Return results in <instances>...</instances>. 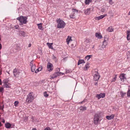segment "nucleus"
Returning a JSON list of instances; mask_svg holds the SVG:
<instances>
[{
  "mask_svg": "<svg viewBox=\"0 0 130 130\" xmlns=\"http://www.w3.org/2000/svg\"><path fill=\"white\" fill-rule=\"evenodd\" d=\"M27 18L26 17L22 15L21 16L17 18V20H19L20 22V25L23 24H26L27 22Z\"/></svg>",
  "mask_w": 130,
  "mask_h": 130,
  "instance_id": "nucleus-1",
  "label": "nucleus"
},
{
  "mask_svg": "<svg viewBox=\"0 0 130 130\" xmlns=\"http://www.w3.org/2000/svg\"><path fill=\"white\" fill-rule=\"evenodd\" d=\"M56 22L57 23V28H62L64 27L66 24L62 20L59 19L57 20Z\"/></svg>",
  "mask_w": 130,
  "mask_h": 130,
  "instance_id": "nucleus-2",
  "label": "nucleus"
},
{
  "mask_svg": "<svg viewBox=\"0 0 130 130\" xmlns=\"http://www.w3.org/2000/svg\"><path fill=\"white\" fill-rule=\"evenodd\" d=\"M35 99L34 96L32 92H30L27 96L26 99V102L28 103H31Z\"/></svg>",
  "mask_w": 130,
  "mask_h": 130,
  "instance_id": "nucleus-3",
  "label": "nucleus"
},
{
  "mask_svg": "<svg viewBox=\"0 0 130 130\" xmlns=\"http://www.w3.org/2000/svg\"><path fill=\"white\" fill-rule=\"evenodd\" d=\"M104 40L102 44L101 47L99 48V49L101 50H103L105 48L106 46L108 44V38L107 37H104Z\"/></svg>",
  "mask_w": 130,
  "mask_h": 130,
  "instance_id": "nucleus-4",
  "label": "nucleus"
},
{
  "mask_svg": "<svg viewBox=\"0 0 130 130\" xmlns=\"http://www.w3.org/2000/svg\"><path fill=\"white\" fill-rule=\"evenodd\" d=\"M72 13L70 14L69 16L70 18L74 19L75 18L76 13H77L78 10L74 8H72Z\"/></svg>",
  "mask_w": 130,
  "mask_h": 130,
  "instance_id": "nucleus-5",
  "label": "nucleus"
},
{
  "mask_svg": "<svg viewBox=\"0 0 130 130\" xmlns=\"http://www.w3.org/2000/svg\"><path fill=\"white\" fill-rule=\"evenodd\" d=\"M100 115L99 114L96 113L95 114L93 118V122L95 124H98L99 120Z\"/></svg>",
  "mask_w": 130,
  "mask_h": 130,
  "instance_id": "nucleus-6",
  "label": "nucleus"
},
{
  "mask_svg": "<svg viewBox=\"0 0 130 130\" xmlns=\"http://www.w3.org/2000/svg\"><path fill=\"white\" fill-rule=\"evenodd\" d=\"M64 74L63 73L57 72L54 73L52 75L50 76V79H52L57 77L58 76L62 75Z\"/></svg>",
  "mask_w": 130,
  "mask_h": 130,
  "instance_id": "nucleus-7",
  "label": "nucleus"
},
{
  "mask_svg": "<svg viewBox=\"0 0 130 130\" xmlns=\"http://www.w3.org/2000/svg\"><path fill=\"white\" fill-rule=\"evenodd\" d=\"M3 82L4 84L3 86L4 87L7 88H9L10 87V85L8 83V80L5 79L3 80Z\"/></svg>",
  "mask_w": 130,
  "mask_h": 130,
  "instance_id": "nucleus-8",
  "label": "nucleus"
},
{
  "mask_svg": "<svg viewBox=\"0 0 130 130\" xmlns=\"http://www.w3.org/2000/svg\"><path fill=\"white\" fill-rule=\"evenodd\" d=\"M13 72L14 76L16 77L19 75L20 73V70L15 68L13 70Z\"/></svg>",
  "mask_w": 130,
  "mask_h": 130,
  "instance_id": "nucleus-9",
  "label": "nucleus"
},
{
  "mask_svg": "<svg viewBox=\"0 0 130 130\" xmlns=\"http://www.w3.org/2000/svg\"><path fill=\"white\" fill-rule=\"evenodd\" d=\"M53 66L51 63L48 62L47 65V68L48 71L51 72L52 71L53 69Z\"/></svg>",
  "mask_w": 130,
  "mask_h": 130,
  "instance_id": "nucleus-10",
  "label": "nucleus"
},
{
  "mask_svg": "<svg viewBox=\"0 0 130 130\" xmlns=\"http://www.w3.org/2000/svg\"><path fill=\"white\" fill-rule=\"evenodd\" d=\"M33 61H31L30 63V66L31 67V71L34 72L35 71L36 69V66L33 63Z\"/></svg>",
  "mask_w": 130,
  "mask_h": 130,
  "instance_id": "nucleus-11",
  "label": "nucleus"
},
{
  "mask_svg": "<svg viewBox=\"0 0 130 130\" xmlns=\"http://www.w3.org/2000/svg\"><path fill=\"white\" fill-rule=\"evenodd\" d=\"M100 77L99 74L97 72H95L94 77V79L95 81H97L99 80Z\"/></svg>",
  "mask_w": 130,
  "mask_h": 130,
  "instance_id": "nucleus-12",
  "label": "nucleus"
},
{
  "mask_svg": "<svg viewBox=\"0 0 130 130\" xmlns=\"http://www.w3.org/2000/svg\"><path fill=\"white\" fill-rule=\"evenodd\" d=\"M105 96V94L104 93H101L100 94H97L96 97L99 99L101 98H104Z\"/></svg>",
  "mask_w": 130,
  "mask_h": 130,
  "instance_id": "nucleus-13",
  "label": "nucleus"
},
{
  "mask_svg": "<svg viewBox=\"0 0 130 130\" xmlns=\"http://www.w3.org/2000/svg\"><path fill=\"white\" fill-rule=\"evenodd\" d=\"M119 78H120L122 82L124 81L126 79V78L125 76V74H121L119 76Z\"/></svg>",
  "mask_w": 130,
  "mask_h": 130,
  "instance_id": "nucleus-14",
  "label": "nucleus"
},
{
  "mask_svg": "<svg viewBox=\"0 0 130 130\" xmlns=\"http://www.w3.org/2000/svg\"><path fill=\"white\" fill-rule=\"evenodd\" d=\"M107 14H106L104 15H102L99 17H96L95 19L96 20H100V19H103L105 17L107 16Z\"/></svg>",
  "mask_w": 130,
  "mask_h": 130,
  "instance_id": "nucleus-15",
  "label": "nucleus"
},
{
  "mask_svg": "<svg viewBox=\"0 0 130 130\" xmlns=\"http://www.w3.org/2000/svg\"><path fill=\"white\" fill-rule=\"evenodd\" d=\"M12 125L11 124L7 122L5 124V126L7 128H12L11 127Z\"/></svg>",
  "mask_w": 130,
  "mask_h": 130,
  "instance_id": "nucleus-16",
  "label": "nucleus"
},
{
  "mask_svg": "<svg viewBox=\"0 0 130 130\" xmlns=\"http://www.w3.org/2000/svg\"><path fill=\"white\" fill-rule=\"evenodd\" d=\"M115 115L112 114L110 116H107L106 118L108 120H110L114 118L115 117Z\"/></svg>",
  "mask_w": 130,
  "mask_h": 130,
  "instance_id": "nucleus-17",
  "label": "nucleus"
},
{
  "mask_svg": "<svg viewBox=\"0 0 130 130\" xmlns=\"http://www.w3.org/2000/svg\"><path fill=\"white\" fill-rule=\"evenodd\" d=\"M126 34L127 35V40L129 41L130 40V31H127Z\"/></svg>",
  "mask_w": 130,
  "mask_h": 130,
  "instance_id": "nucleus-18",
  "label": "nucleus"
},
{
  "mask_svg": "<svg viewBox=\"0 0 130 130\" xmlns=\"http://www.w3.org/2000/svg\"><path fill=\"white\" fill-rule=\"evenodd\" d=\"M95 37L99 39H101L102 37L101 34L99 33H96L95 35Z\"/></svg>",
  "mask_w": 130,
  "mask_h": 130,
  "instance_id": "nucleus-19",
  "label": "nucleus"
},
{
  "mask_svg": "<svg viewBox=\"0 0 130 130\" xmlns=\"http://www.w3.org/2000/svg\"><path fill=\"white\" fill-rule=\"evenodd\" d=\"M90 13V9H87L85 10V14L86 15L89 14Z\"/></svg>",
  "mask_w": 130,
  "mask_h": 130,
  "instance_id": "nucleus-20",
  "label": "nucleus"
},
{
  "mask_svg": "<svg viewBox=\"0 0 130 130\" xmlns=\"http://www.w3.org/2000/svg\"><path fill=\"white\" fill-rule=\"evenodd\" d=\"M79 109L80 110L82 111H83L86 110V107L83 106L80 107H79Z\"/></svg>",
  "mask_w": 130,
  "mask_h": 130,
  "instance_id": "nucleus-21",
  "label": "nucleus"
},
{
  "mask_svg": "<svg viewBox=\"0 0 130 130\" xmlns=\"http://www.w3.org/2000/svg\"><path fill=\"white\" fill-rule=\"evenodd\" d=\"M107 31L109 32H111L113 31V29L112 27L110 26L107 29Z\"/></svg>",
  "mask_w": 130,
  "mask_h": 130,
  "instance_id": "nucleus-22",
  "label": "nucleus"
},
{
  "mask_svg": "<svg viewBox=\"0 0 130 130\" xmlns=\"http://www.w3.org/2000/svg\"><path fill=\"white\" fill-rule=\"evenodd\" d=\"M72 40L71 39V37L70 36H68V38L67 39L66 41L67 43V44H69V42Z\"/></svg>",
  "mask_w": 130,
  "mask_h": 130,
  "instance_id": "nucleus-23",
  "label": "nucleus"
},
{
  "mask_svg": "<svg viewBox=\"0 0 130 130\" xmlns=\"http://www.w3.org/2000/svg\"><path fill=\"white\" fill-rule=\"evenodd\" d=\"M92 57V55H88L85 57V60H87V61H88L89 59Z\"/></svg>",
  "mask_w": 130,
  "mask_h": 130,
  "instance_id": "nucleus-24",
  "label": "nucleus"
},
{
  "mask_svg": "<svg viewBox=\"0 0 130 130\" xmlns=\"http://www.w3.org/2000/svg\"><path fill=\"white\" fill-rule=\"evenodd\" d=\"M83 63H85V61L83 60H78L77 63L78 65H79L80 64H81Z\"/></svg>",
  "mask_w": 130,
  "mask_h": 130,
  "instance_id": "nucleus-25",
  "label": "nucleus"
},
{
  "mask_svg": "<svg viewBox=\"0 0 130 130\" xmlns=\"http://www.w3.org/2000/svg\"><path fill=\"white\" fill-rule=\"evenodd\" d=\"M37 26H38V28L40 30H43V29L42 28V24L41 23L38 24H37Z\"/></svg>",
  "mask_w": 130,
  "mask_h": 130,
  "instance_id": "nucleus-26",
  "label": "nucleus"
},
{
  "mask_svg": "<svg viewBox=\"0 0 130 130\" xmlns=\"http://www.w3.org/2000/svg\"><path fill=\"white\" fill-rule=\"evenodd\" d=\"M52 43H47V44L48 47L49 48H51L52 49H53V47L52 46Z\"/></svg>",
  "mask_w": 130,
  "mask_h": 130,
  "instance_id": "nucleus-27",
  "label": "nucleus"
},
{
  "mask_svg": "<svg viewBox=\"0 0 130 130\" xmlns=\"http://www.w3.org/2000/svg\"><path fill=\"white\" fill-rule=\"evenodd\" d=\"M89 68V64L87 63L84 68V70H86Z\"/></svg>",
  "mask_w": 130,
  "mask_h": 130,
  "instance_id": "nucleus-28",
  "label": "nucleus"
},
{
  "mask_svg": "<svg viewBox=\"0 0 130 130\" xmlns=\"http://www.w3.org/2000/svg\"><path fill=\"white\" fill-rule=\"evenodd\" d=\"M91 1L92 0H86L85 3L86 5H88L91 2Z\"/></svg>",
  "mask_w": 130,
  "mask_h": 130,
  "instance_id": "nucleus-29",
  "label": "nucleus"
},
{
  "mask_svg": "<svg viewBox=\"0 0 130 130\" xmlns=\"http://www.w3.org/2000/svg\"><path fill=\"white\" fill-rule=\"evenodd\" d=\"M117 75H115V77L114 78H113V79H112L111 80V82H115L116 80V79H117Z\"/></svg>",
  "mask_w": 130,
  "mask_h": 130,
  "instance_id": "nucleus-30",
  "label": "nucleus"
},
{
  "mask_svg": "<svg viewBox=\"0 0 130 130\" xmlns=\"http://www.w3.org/2000/svg\"><path fill=\"white\" fill-rule=\"evenodd\" d=\"M19 103V102L18 101H15L14 103V105L16 107L18 106Z\"/></svg>",
  "mask_w": 130,
  "mask_h": 130,
  "instance_id": "nucleus-31",
  "label": "nucleus"
},
{
  "mask_svg": "<svg viewBox=\"0 0 130 130\" xmlns=\"http://www.w3.org/2000/svg\"><path fill=\"white\" fill-rule=\"evenodd\" d=\"M126 93H124L122 92H121L120 94L122 97H123L125 95Z\"/></svg>",
  "mask_w": 130,
  "mask_h": 130,
  "instance_id": "nucleus-32",
  "label": "nucleus"
},
{
  "mask_svg": "<svg viewBox=\"0 0 130 130\" xmlns=\"http://www.w3.org/2000/svg\"><path fill=\"white\" fill-rule=\"evenodd\" d=\"M90 41V40L89 39H86V41H85V42L86 44H88V43H89Z\"/></svg>",
  "mask_w": 130,
  "mask_h": 130,
  "instance_id": "nucleus-33",
  "label": "nucleus"
},
{
  "mask_svg": "<svg viewBox=\"0 0 130 130\" xmlns=\"http://www.w3.org/2000/svg\"><path fill=\"white\" fill-rule=\"evenodd\" d=\"M20 34H21V35L24 36L25 34V32L23 31H21L20 33Z\"/></svg>",
  "mask_w": 130,
  "mask_h": 130,
  "instance_id": "nucleus-34",
  "label": "nucleus"
},
{
  "mask_svg": "<svg viewBox=\"0 0 130 130\" xmlns=\"http://www.w3.org/2000/svg\"><path fill=\"white\" fill-rule=\"evenodd\" d=\"M43 94L44 96L45 97H47L48 96V94H47L46 92H45Z\"/></svg>",
  "mask_w": 130,
  "mask_h": 130,
  "instance_id": "nucleus-35",
  "label": "nucleus"
},
{
  "mask_svg": "<svg viewBox=\"0 0 130 130\" xmlns=\"http://www.w3.org/2000/svg\"><path fill=\"white\" fill-rule=\"evenodd\" d=\"M127 95L128 97H130V89L128 90L127 93Z\"/></svg>",
  "mask_w": 130,
  "mask_h": 130,
  "instance_id": "nucleus-36",
  "label": "nucleus"
},
{
  "mask_svg": "<svg viewBox=\"0 0 130 130\" xmlns=\"http://www.w3.org/2000/svg\"><path fill=\"white\" fill-rule=\"evenodd\" d=\"M4 89L3 87L0 88V91L1 92H3Z\"/></svg>",
  "mask_w": 130,
  "mask_h": 130,
  "instance_id": "nucleus-37",
  "label": "nucleus"
},
{
  "mask_svg": "<svg viewBox=\"0 0 130 130\" xmlns=\"http://www.w3.org/2000/svg\"><path fill=\"white\" fill-rule=\"evenodd\" d=\"M109 3L110 5H112L113 4V3L112 2V0H109Z\"/></svg>",
  "mask_w": 130,
  "mask_h": 130,
  "instance_id": "nucleus-38",
  "label": "nucleus"
},
{
  "mask_svg": "<svg viewBox=\"0 0 130 130\" xmlns=\"http://www.w3.org/2000/svg\"><path fill=\"white\" fill-rule=\"evenodd\" d=\"M39 71H40V70H39L38 68L35 71V73H37L38 72H39Z\"/></svg>",
  "mask_w": 130,
  "mask_h": 130,
  "instance_id": "nucleus-39",
  "label": "nucleus"
},
{
  "mask_svg": "<svg viewBox=\"0 0 130 130\" xmlns=\"http://www.w3.org/2000/svg\"><path fill=\"white\" fill-rule=\"evenodd\" d=\"M44 130H51V129L49 127H47Z\"/></svg>",
  "mask_w": 130,
  "mask_h": 130,
  "instance_id": "nucleus-40",
  "label": "nucleus"
},
{
  "mask_svg": "<svg viewBox=\"0 0 130 130\" xmlns=\"http://www.w3.org/2000/svg\"><path fill=\"white\" fill-rule=\"evenodd\" d=\"M56 71H57V72H59V71H60V69L59 68H57L56 69Z\"/></svg>",
  "mask_w": 130,
  "mask_h": 130,
  "instance_id": "nucleus-41",
  "label": "nucleus"
},
{
  "mask_svg": "<svg viewBox=\"0 0 130 130\" xmlns=\"http://www.w3.org/2000/svg\"><path fill=\"white\" fill-rule=\"evenodd\" d=\"M39 70L40 71H41L42 69V67H39L38 68Z\"/></svg>",
  "mask_w": 130,
  "mask_h": 130,
  "instance_id": "nucleus-42",
  "label": "nucleus"
},
{
  "mask_svg": "<svg viewBox=\"0 0 130 130\" xmlns=\"http://www.w3.org/2000/svg\"><path fill=\"white\" fill-rule=\"evenodd\" d=\"M19 26L18 25H15V27L16 29H17L18 27Z\"/></svg>",
  "mask_w": 130,
  "mask_h": 130,
  "instance_id": "nucleus-43",
  "label": "nucleus"
},
{
  "mask_svg": "<svg viewBox=\"0 0 130 130\" xmlns=\"http://www.w3.org/2000/svg\"><path fill=\"white\" fill-rule=\"evenodd\" d=\"M31 44H28V47H30L31 46Z\"/></svg>",
  "mask_w": 130,
  "mask_h": 130,
  "instance_id": "nucleus-44",
  "label": "nucleus"
},
{
  "mask_svg": "<svg viewBox=\"0 0 130 130\" xmlns=\"http://www.w3.org/2000/svg\"><path fill=\"white\" fill-rule=\"evenodd\" d=\"M5 120L4 119H3L2 120V122L3 123H5Z\"/></svg>",
  "mask_w": 130,
  "mask_h": 130,
  "instance_id": "nucleus-45",
  "label": "nucleus"
},
{
  "mask_svg": "<svg viewBox=\"0 0 130 130\" xmlns=\"http://www.w3.org/2000/svg\"><path fill=\"white\" fill-rule=\"evenodd\" d=\"M2 84V81L1 79H0V85Z\"/></svg>",
  "mask_w": 130,
  "mask_h": 130,
  "instance_id": "nucleus-46",
  "label": "nucleus"
},
{
  "mask_svg": "<svg viewBox=\"0 0 130 130\" xmlns=\"http://www.w3.org/2000/svg\"><path fill=\"white\" fill-rule=\"evenodd\" d=\"M2 45L1 44H0V49H1L2 48Z\"/></svg>",
  "mask_w": 130,
  "mask_h": 130,
  "instance_id": "nucleus-47",
  "label": "nucleus"
},
{
  "mask_svg": "<svg viewBox=\"0 0 130 130\" xmlns=\"http://www.w3.org/2000/svg\"><path fill=\"white\" fill-rule=\"evenodd\" d=\"M2 126V124L1 122H0V127H1Z\"/></svg>",
  "mask_w": 130,
  "mask_h": 130,
  "instance_id": "nucleus-48",
  "label": "nucleus"
},
{
  "mask_svg": "<svg viewBox=\"0 0 130 130\" xmlns=\"http://www.w3.org/2000/svg\"><path fill=\"white\" fill-rule=\"evenodd\" d=\"M32 130H37V129L36 128H33Z\"/></svg>",
  "mask_w": 130,
  "mask_h": 130,
  "instance_id": "nucleus-49",
  "label": "nucleus"
},
{
  "mask_svg": "<svg viewBox=\"0 0 130 130\" xmlns=\"http://www.w3.org/2000/svg\"><path fill=\"white\" fill-rule=\"evenodd\" d=\"M104 9H102L101 10V11H102V12H104Z\"/></svg>",
  "mask_w": 130,
  "mask_h": 130,
  "instance_id": "nucleus-50",
  "label": "nucleus"
},
{
  "mask_svg": "<svg viewBox=\"0 0 130 130\" xmlns=\"http://www.w3.org/2000/svg\"><path fill=\"white\" fill-rule=\"evenodd\" d=\"M66 73L69 72V71L68 70H66Z\"/></svg>",
  "mask_w": 130,
  "mask_h": 130,
  "instance_id": "nucleus-51",
  "label": "nucleus"
},
{
  "mask_svg": "<svg viewBox=\"0 0 130 130\" xmlns=\"http://www.w3.org/2000/svg\"><path fill=\"white\" fill-rule=\"evenodd\" d=\"M128 15H130V11L129 12Z\"/></svg>",
  "mask_w": 130,
  "mask_h": 130,
  "instance_id": "nucleus-52",
  "label": "nucleus"
},
{
  "mask_svg": "<svg viewBox=\"0 0 130 130\" xmlns=\"http://www.w3.org/2000/svg\"><path fill=\"white\" fill-rule=\"evenodd\" d=\"M2 74V72L1 71H0V75Z\"/></svg>",
  "mask_w": 130,
  "mask_h": 130,
  "instance_id": "nucleus-53",
  "label": "nucleus"
},
{
  "mask_svg": "<svg viewBox=\"0 0 130 130\" xmlns=\"http://www.w3.org/2000/svg\"><path fill=\"white\" fill-rule=\"evenodd\" d=\"M97 83H96L95 84V85H97Z\"/></svg>",
  "mask_w": 130,
  "mask_h": 130,
  "instance_id": "nucleus-54",
  "label": "nucleus"
},
{
  "mask_svg": "<svg viewBox=\"0 0 130 130\" xmlns=\"http://www.w3.org/2000/svg\"><path fill=\"white\" fill-rule=\"evenodd\" d=\"M73 44H72V45H73Z\"/></svg>",
  "mask_w": 130,
  "mask_h": 130,
  "instance_id": "nucleus-55",
  "label": "nucleus"
},
{
  "mask_svg": "<svg viewBox=\"0 0 130 130\" xmlns=\"http://www.w3.org/2000/svg\"><path fill=\"white\" fill-rule=\"evenodd\" d=\"M73 44H72V45H73Z\"/></svg>",
  "mask_w": 130,
  "mask_h": 130,
  "instance_id": "nucleus-56",
  "label": "nucleus"
},
{
  "mask_svg": "<svg viewBox=\"0 0 130 130\" xmlns=\"http://www.w3.org/2000/svg\"><path fill=\"white\" fill-rule=\"evenodd\" d=\"M94 47V46H93V47H92V48H93Z\"/></svg>",
  "mask_w": 130,
  "mask_h": 130,
  "instance_id": "nucleus-57",
  "label": "nucleus"
},
{
  "mask_svg": "<svg viewBox=\"0 0 130 130\" xmlns=\"http://www.w3.org/2000/svg\"><path fill=\"white\" fill-rule=\"evenodd\" d=\"M14 125H13V126H14Z\"/></svg>",
  "mask_w": 130,
  "mask_h": 130,
  "instance_id": "nucleus-58",
  "label": "nucleus"
},
{
  "mask_svg": "<svg viewBox=\"0 0 130 130\" xmlns=\"http://www.w3.org/2000/svg\"><path fill=\"white\" fill-rule=\"evenodd\" d=\"M81 102V103H82V102Z\"/></svg>",
  "mask_w": 130,
  "mask_h": 130,
  "instance_id": "nucleus-59",
  "label": "nucleus"
}]
</instances>
